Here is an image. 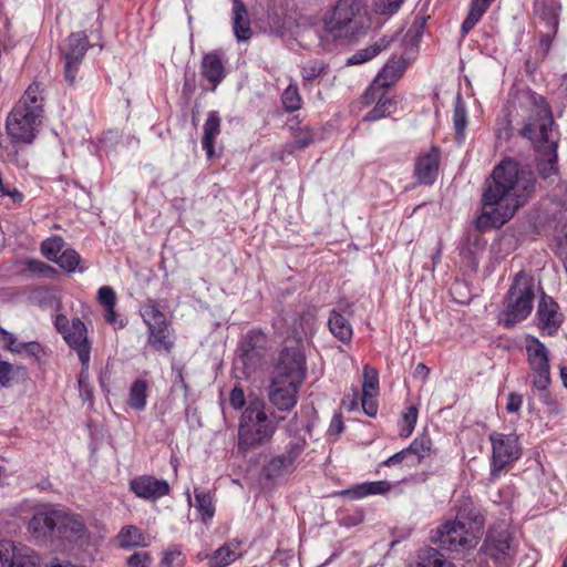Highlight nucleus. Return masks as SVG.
<instances>
[{"label": "nucleus", "instance_id": "1", "mask_svg": "<svg viewBox=\"0 0 567 567\" xmlns=\"http://www.w3.org/2000/svg\"><path fill=\"white\" fill-rule=\"evenodd\" d=\"M535 177L532 171L513 158L497 164L486 181L482 195L483 210L477 217L480 228L501 227L533 196Z\"/></svg>", "mask_w": 567, "mask_h": 567}, {"label": "nucleus", "instance_id": "2", "mask_svg": "<svg viewBox=\"0 0 567 567\" xmlns=\"http://www.w3.org/2000/svg\"><path fill=\"white\" fill-rule=\"evenodd\" d=\"M516 99L528 114L520 135L533 144L535 152L558 147V133L554 130L555 122L546 100L529 89L520 90Z\"/></svg>", "mask_w": 567, "mask_h": 567}, {"label": "nucleus", "instance_id": "3", "mask_svg": "<svg viewBox=\"0 0 567 567\" xmlns=\"http://www.w3.org/2000/svg\"><path fill=\"white\" fill-rule=\"evenodd\" d=\"M484 523L480 511L470 499H464L457 507L455 519L437 528L435 540L452 551L473 548L483 535Z\"/></svg>", "mask_w": 567, "mask_h": 567}, {"label": "nucleus", "instance_id": "4", "mask_svg": "<svg viewBox=\"0 0 567 567\" xmlns=\"http://www.w3.org/2000/svg\"><path fill=\"white\" fill-rule=\"evenodd\" d=\"M305 379V358L295 350L281 352L276 365L269 400L280 411H290L298 401V391Z\"/></svg>", "mask_w": 567, "mask_h": 567}, {"label": "nucleus", "instance_id": "5", "mask_svg": "<svg viewBox=\"0 0 567 567\" xmlns=\"http://www.w3.org/2000/svg\"><path fill=\"white\" fill-rule=\"evenodd\" d=\"M268 23L272 34L281 39H293L302 48H309L319 37L315 19L292 11L290 0L272 1L268 10Z\"/></svg>", "mask_w": 567, "mask_h": 567}, {"label": "nucleus", "instance_id": "6", "mask_svg": "<svg viewBox=\"0 0 567 567\" xmlns=\"http://www.w3.org/2000/svg\"><path fill=\"white\" fill-rule=\"evenodd\" d=\"M277 425L269 420L265 403L261 400H252L241 414L238 425V450L246 453L252 449L269 442Z\"/></svg>", "mask_w": 567, "mask_h": 567}, {"label": "nucleus", "instance_id": "7", "mask_svg": "<svg viewBox=\"0 0 567 567\" xmlns=\"http://www.w3.org/2000/svg\"><path fill=\"white\" fill-rule=\"evenodd\" d=\"M492 458L489 481L495 482L522 456V445L515 433L493 432L489 434Z\"/></svg>", "mask_w": 567, "mask_h": 567}, {"label": "nucleus", "instance_id": "8", "mask_svg": "<svg viewBox=\"0 0 567 567\" xmlns=\"http://www.w3.org/2000/svg\"><path fill=\"white\" fill-rule=\"evenodd\" d=\"M534 300L533 286H511L503 300L499 323L509 329L526 320L533 311Z\"/></svg>", "mask_w": 567, "mask_h": 567}, {"label": "nucleus", "instance_id": "9", "mask_svg": "<svg viewBox=\"0 0 567 567\" xmlns=\"http://www.w3.org/2000/svg\"><path fill=\"white\" fill-rule=\"evenodd\" d=\"M525 350L530 368L532 388L542 395H547V390L551 383L549 350L533 336L525 338Z\"/></svg>", "mask_w": 567, "mask_h": 567}, {"label": "nucleus", "instance_id": "10", "mask_svg": "<svg viewBox=\"0 0 567 567\" xmlns=\"http://www.w3.org/2000/svg\"><path fill=\"white\" fill-rule=\"evenodd\" d=\"M38 109L29 110L24 104H17L7 118V132L16 143H31L40 125Z\"/></svg>", "mask_w": 567, "mask_h": 567}, {"label": "nucleus", "instance_id": "11", "mask_svg": "<svg viewBox=\"0 0 567 567\" xmlns=\"http://www.w3.org/2000/svg\"><path fill=\"white\" fill-rule=\"evenodd\" d=\"M361 0H339L324 18L329 31H343L355 28L363 13Z\"/></svg>", "mask_w": 567, "mask_h": 567}, {"label": "nucleus", "instance_id": "12", "mask_svg": "<svg viewBox=\"0 0 567 567\" xmlns=\"http://www.w3.org/2000/svg\"><path fill=\"white\" fill-rule=\"evenodd\" d=\"M90 48L89 38L84 32L71 33L62 49L64 59L65 80L73 84L76 80L80 65Z\"/></svg>", "mask_w": 567, "mask_h": 567}, {"label": "nucleus", "instance_id": "13", "mask_svg": "<svg viewBox=\"0 0 567 567\" xmlns=\"http://www.w3.org/2000/svg\"><path fill=\"white\" fill-rule=\"evenodd\" d=\"M560 4L558 0H534L535 14L542 20L544 30H539V49L547 54L551 47V40L558 29V13Z\"/></svg>", "mask_w": 567, "mask_h": 567}, {"label": "nucleus", "instance_id": "14", "mask_svg": "<svg viewBox=\"0 0 567 567\" xmlns=\"http://www.w3.org/2000/svg\"><path fill=\"white\" fill-rule=\"evenodd\" d=\"M63 339L78 353L81 361L82 371L79 378V385L82 388L86 378L91 354V344L87 340L85 324L78 318L73 319L68 331H64Z\"/></svg>", "mask_w": 567, "mask_h": 567}, {"label": "nucleus", "instance_id": "15", "mask_svg": "<svg viewBox=\"0 0 567 567\" xmlns=\"http://www.w3.org/2000/svg\"><path fill=\"white\" fill-rule=\"evenodd\" d=\"M39 556L24 545L11 540L0 542V567H37Z\"/></svg>", "mask_w": 567, "mask_h": 567}, {"label": "nucleus", "instance_id": "16", "mask_svg": "<svg viewBox=\"0 0 567 567\" xmlns=\"http://www.w3.org/2000/svg\"><path fill=\"white\" fill-rule=\"evenodd\" d=\"M59 526V508L52 505H40L28 523V532L37 539L52 535Z\"/></svg>", "mask_w": 567, "mask_h": 567}, {"label": "nucleus", "instance_id": "17", "mask_svg": "<svg viewBox=\"0 0 567 567\" xmlns=\"http://www.w3.org/2000/svg\"><path fill=\"white\" fill-rule=\"evenodd\" d=\"M536 316L538 328L547 336H554L564 321L558 303L545 293L540 296Z\"/></svg>", "mask_w": 567, "mask_h": 567}, {"label": "nucleus", "instance_id": "18", "mask_svg": "<svg viewBox=\"0 0 567 567\" xmlns=\"http://www.w3.org/2000/svg\"><path fill=\"white\" fill-rule=\"evenodd\" d=\"M441 151L431 146L426 152L420 153L414 163V176L420 184L432 185L439 174Z\"/></svg>", "mask_w": 567, "mask_h": 567}, {"label": "nucleus", "instance_id": "19", "mask_svg": "<svg viewBox=\"0 0 567 567\" xmlns=\"http://www.w3.org/2000/svg\"><path fill=\"white\" fill-rule=\"evenodd\" d=\"M130 489L138 498L156 501L169 494L171 487L165 480L151 475H141L130 481Z\"/></svg>", "mask_w": 567, "mask_h": 567}, {"label": "nucleus", "instance_id": "20", "mask_svg": "<svg viewBox=\"0 0 567 567\" xmlns=\"http://www.w3.org/2000/svg\"><path fill=\"white\" fill-rule=\"evenodd\" d=\"M384 93L385 90L380 89L377 85H371L364 92V104H371L377 101L375 106L364 115V121H378L394 113L396 109V102L393 99L385 97Z\"/></svg>", "mask_w": 567, "mask_h": 567}, {"label": "nucleus", "instance_id": "21", "mask_svg": "<svg viewBox=\"0 0 567 567\" xmlns=\"http://www.w3.org/2000/svg\"><path fill=\"white\" fill-rule=\"evenodd\" d=\"M266 344V336L259 330L248 331L243 338L239 351L245 364H256L262 357Z\"/></svg>", "mask_w": 567, "mask_h": 567}, {"label": "nucleus", "instance_id": "22", "mask_svg": "<svg viewBox=\"0 0 567 567\" xmlns=\"http://www.w3.org/2000/svg\"><path fill=\"white\" fill-rule=\"evenodd\" d=\"M231 27L237 41L246 42L251 39L252 30L249 13L243 0H231Z\"/></svg>", "mask_w": 567, "mask_h": 567}, {"label": "nucleus", "instance_id": "23", "mask_svg": "<svg viewBox=\"0 0 567 567\" xmlns=\"http://www.w3.org/2000/svg\"><path fill=\"white\" fill-rule=\"evenodd\" d=\"M487 548L495 560H505L513 555L512 537L508 529L491 530L487 537Z\"/></svg>", "mask_w": 567, "mask_h": 567}, {"label": "nucleus", "instance_id": "24", "mask_svg": "<svg viewBox=\"0 0 567 567\" xmlns=\"http://www.w3.org/2000/svg\"><path fill=\"white\" fill-rule=\"evenodd\" d=\"M409 61L410 60L402 56V54L399 59L392 58L379 72L372 85L386 90L401 78Z\"/></svg>", "mask_w": 567, "mask_h": 567}, {"label": "nucleus", "instance_id": "25", "mask_svg": "<svg viewBox=\"0 0 567 567\" xmlns=\"http://www.w3.org/2000/svg\"><path fill=\"white\" fill-rule=\"evenodd\" d=\"M58 530L63 536L73 539H81L87 536V529L81 516L63 509H59Z\"/></svg>", "mask_w": 567, "mask_h": 567}, {"label": "nucleus", "instance_id": "26", "mask_svg": "<svg viewBox=\"0 0 567 567\" xmlns=\"http://www.w3.org/2000/svg\"><path fill=\"white\" fill-rule=\"evenodd\" d=\"M203 76L216 87L225 78V65L221 55L216 52L204 54L200 63Z\"/></svg>", "mask_w": 567, "mask_h": 567}, {"label": "nucleus", "instance_id": "27", "mask_svg": "<svg viewBox=\"0 0 567 567\" xmlns=\"http://www.w3.org/2000/svg\"><path fill=\"white\" fill-rule=\"evenodd\" d=\"M220 124L221 120L218 112H209L203 127L204 134L202 138V146L206 151L208 158L215 155V140L220 134Z\"/></svg>", "mask_w": 567, "mask_h": 567}, {"label": "nucleus", "instance_id": "28", "mask_svg": "<svg viewBox=\"0 0 567 567\" xmlns=\"http://www.w3.org/2000/svg\"><path fill=\"white\" fill-rule=\"evenodd\" d=\"M391 488L392 483L389 481L364 482L346 489L342 494L348 495L352 499H361L371 495H384Z\"/></svg>", "mask_w": 567, "mask_h": 567}, {"label": "nucleus", "instance_id": "29", "mask_svg": "<svg viewBox=\"0 0 567 567\" xmlns=\"http://www.w3.org/2000/svg\"><path fill=\"white\" fill-rule=\"evenodd\" d=\"M392 41H393L392 37L383 35L382 38L377 40L373 44L357 51L354 54H352L350 58H348L347 64L348 65H357V64H362L364 62L372 60L379 53L386 50L390 47Z\"/></svg>", "mask_w": 567, "mask_h": 567}, {"label": "nucleus", "instance_id": "30", "mask_svg": "<svg viewBox=\"0 0 567 567\" xmlns=\"http://www.w3.org/2000/svg\"><path fill=\"white\" fill-rule=\"evenodd\" d=\"M241 556L240 545L237 542H230L219 547L209 558L210 567H227Z\"/></svg>", "mask_w": 567, "mask_h": 567}, {"label": "nucleus", "instance_id": "31", "mask_svg": "<svg viewBox=\"0 0 567 567\" xmlns=\"http://www.w3.org/2000/svg\"><path fill=\"white\" fill-rule=\"evenodd\" d=\"M121 548L145 547L150 545V538L136 526H124L116 536Z\"/></svg>", "mask_w": 567, "mask_h": 567}, {"label": "nucleus", "instance_id": "32", "mask_svg": "<svg viewBox=\"0 0 567 567\" xmlns=\"http://www.w3.org/2000/svg\"><path fill=\"white\" fill-rule=\"evenodd\" d=\"M330 72V65L323 60L315 59L305 62L300 66V74L302 85L306 87L312 84L316 80L327 75Z\"/></svg>", "mask_w": 567, "mask_h": 567}, {"label": "nucleus", "instance_id": "33", "mask_svg": "<svg viewBox=\"0 0 567 567\" xmlns=\"http://www.w3.org/2000/svg\"><path fill=\"white\" fill-rule=\"evenodd\" d=\"M422 35L423 22L414 21L402 39V56L410 61L415 56Z\"/></svg>", "mask_w": 567, "mask_h": 567}, {"label": "nucleus", "instance_id": "34", "mask_svg": "<svg viewBox=\"0 0 567 567\" xmlns=\"http://www.w3.org/2000/svg\"><path fill=\"white\" fill-rule=\"evenodd\" d=\"M193 506L198 512L204 524H208L215 515L214 497L210 492L195 488Z\"/></svg>", "mask_w": 567, "mask_h": 567}, {"label": "nucleus", "instance_id": "35", "mask_svg": "<svg viewBox=\"0 0 567 567\" xmlns=\"http://www.w3.org/2000/svg\"><path fill=\"white\" fill-rule=\"evenodd\" d=\"M494 0H472L467 17L461 25L462 37H465L481 20Z\"/></svg>", "mask_w": 567, "mask_h": 567}, {"label": "nucleus", "instance_id": "36", "mask_svg": "<svg viewBox=\"0 0 567 567\" xmlns=\"http://www.w3.org/2000/svg\"><path fill=\"white\" fill-rule=\"evenodd\" d=\"M331 333L341 340L348 342L352 338V327L343 315L337 310H332L328 321Z\"/></svg>", "mask_w": 567, "mask_h": 567}, {"label": "nucleus", "instance_id": "37", "mask_svg": "<svg viewBox=\"0 0 567 567\" xmlns=\"http://www.w3.org/2000/svg\"><path fill=\"white\" fill-rule=\"evenodd\" d=\"M538 161V171L543 178H549L557 173V147L550 146V148L544 152H536Z\"/></svg>", "mask_w": 567, "mask_h": 567}, {"label": "nucleus", "instance_id": "38", "mask_svg": "<svg viewBox=\"0 0 567 567\" xmlns=\"http://www.w3.org/2000/svg\"><path fill=\"white\" fill-rule=\"evenodd\" d=\"M148 383L145 380H136L128 392L127 404L136 411H143L147 402Z\"/></svg>", "mask_w": 567, "mask_h": 567}, {"label": "nucleus", "instance_id": "39", "mask_svg": "<svg viewBox=\"0 0 567 567\" xmlns=\"http://www.w3.org/2000/svg\"><path fill=\"white\" fill-rule=\"evenodd\" d=\"M150 329V343L158 351H169L173 347L171 340V332L168 324L165 321L163 324L148 327Z\"/></svg>", "mask_w": 567, "mask_h": 567}, {"label": "nucleus", "instance_id": "40", "mask_svg": "<svg viewBox=\"0 0 567 567\" xmlns=\"http://www.w3.org/2000/svg\"><path fill=\"white\" fill-rule=\"evenodd\" d=\"M140 312L147 327L163 324L166 321L162 306L155 300H146L141 306Z\"/></svg>", "mask_w": 567, "mask_h": 567}, {"label": "nucleus", "instance_id": "41", "mask_svg": "<svg viewBox=\"0 0 567 567\" xmlns=\"http://www.w3.org/2000/svg\"><path fill=\"white\" fill-rule=\"evenodd\" d=\"M432 447V443L426 437H416L412 441L409 447L405 449L408 451V456L411 458L410 466H415L422 462L426 456L430 455V451Z\"/></svg>", "mask_w": 567, "mask_h": 567}, {"label": "nucleus", "instance_id": "42", "mask_svg": "<svg viewBox=\"0 0 567 567\" xmlns=\"http://www.w3.org/2000/svg\"><path fill=\"white\" fill-rule=\"evenodd\" d=\"M416 567H452V564L437 549L425 548L419 554Z\"/></svg>", "mask_w": 567, "mask_h": 567}, {"label": "nucleus", "instance_id": "43", "mask_svg": "<svg viewBox=\"0 0 567 567\" xmlns=\"http://www.w3.org/2000/svg\"><path fill=\"white\" fill-rule=\"evenodd\" d=\"M32 302L39 305L42 308H49V309H59L60 308V301L55 293L48 289L44 286L38 287L32 291L31 295Z\"/></svg>", "mask_w": 567, "mask_h": 567}, {"label": "nucleus", "instance_id": "44", "mask_svg": "<svg viewBox=\"0 0 567 567\" xmlns=\"http://www.w3.org/2000/svg\"><path fill=\"white\" fill-rule=\"evenodd\" d=\"M453 125L457 142H463L467 126V112L461 99H457L453 111Z\"/></svg>", "mask_w": 567, "mask_h": 567}, {"label": "nucleus", "instance_id": "45", "mask_svg": "<svg viewBox=\"0 0 567 567\" xmlns=\"http://www.w3.org/2000/svg\"><path fill=\"white\" fill-rule=\"evenodd\" d=\"M42 96L39 84H31L23 96L20 99L18 104H24L29 110L38 109L39 117H42L43 109H42Z\"/></svg>", "mask_w": 567, "mask_h": 567}, {"label": "nucleus", "instance_id": "46", "mask_svg": "<svg viewBox=\"0 0 567 567\" xmlns=\"http://www.w3.org/2000/svg\"><path fill=\"white\" fill-rule=\"evenodd\" d=\"M22 270L47 279H54L56 275V270L53 267L35 259L25 260L24 268Z\"/></svg>", "mask_w": 567, "mask_h": 567}, {"label": "nucleus", "instance_id": "47", "mask_svg": "<svg viewBox=\"0 0 567 567\" xmlns=\"http://www.w3.org/2000/svg\"><path fill=\"white\" fill-rule=\"evenodd\" d=\"M63 246V239L59 236H53L41 244V252L47 259L55 261L61 255Z\"/></svg>", "mask_w": 567, "mask_h": 567}, {"label": "nucleus", "instance_id": "48", "mask_svg": "<svg viewBox=\"0 0 567 567\" xmlns=\"http://www.w3.org/2000/svg\"><path fill=\"white\" fill-rule=\"evenodd\" d=\"M362 393L375 395L379 393V373L369 364L363 367Z\"/></svg>", "mask_w": 567, "mask_h": 567}, {"label": "nucleus", "instance_id": "49", "mask_svg": "<svg viewBox=\"0 0 567 567\" xmlns=\"http://www.w3.org/2000/svg\"><path fill=\"white\" fill-rule=\"evenodd\" d=\"M284 107L287 112H295L301 107V96L296 84H289L281 95Z\"/></svg>", "mask_w": 567, "mask_h": 567}, {"label": "nucleus", "instance_id": "50", "mask_svg": "<svg viewBox=\"0 0 567 567\" xmlns=\"http://www.w3.org/2000/svg\"><path fill=\"white\" fill-rule=\"evenodd\" d=\"M81 261V257L74 249H65L61 252L55 262L64 270L73 272L76 270Z\"/></svg>", "mask_w": 567, "mask_h": 567}, {"label": "nucleus", "instance_id": "51", "mask_svg": "<svg viewBox=\"0 0 567 567\" xmlns=\"http://www.w3.org/2000/svg\"><path fill=\"white\" fill-rule=\"evenodd\" d=\"M292 465V463H288V457L281 454L270 460L267 465V473L269 476H278L291 468Z\"/></svg>", "mask_w": 567, "mask_h": 567}, {"label": "nucleus", "instance_id": "52", "mask_svg": "<svg viewBox=\"0 0 567 567\" xmlns=\"http://www.w3.org/2000/svg\"><path fill=\"white\" fill-rule=\"evenodd\" d=\"M184 564V555L177 547L167 549L162 559L164 567H182Z\"/></svg>", "mask_w": 567, "mask_h": 567}, {"label": "nucleus", "instance_id": "53", "mask_svg": "<svg viewBox=\"0 0 567 567\" xmlns=\"http://www.w3.org/2000/svg\"><path fill=\"white\" fill-rule=\"evenodd\" d=\"M313 143V134L309 128H302L292 143L288 145L290 152L293 150H302Z\"/></svg>", "mask_w": 567, "mask_h": 567}, {"label": "nucleus", "instance_id": "54", "mask_svg": "<svg viewBox=\"0 0 567 567\" xmlns=\"http://www.w3.org/2000/svg\"><path fill=\"white\" fill-rule=\"evenodd\" d=\"M450 295L460 305H467L472 299L470 286H451Z\"/></svg>", "mask_w": 567, "mask_h": 567}, {"label": "nucleus", "instance_id": "55", "mask_svg": "<svg viewBox=\"0 0 567 567\" xmlns=\"http://www.w3.org/2000/svg\"><path fill=\"white\" fill-rule=\"evenodd\" d=\"M305 445L306 441L303 439H298L288 443L284 453L286 457H288V463L295 464L296 460L302 453Z\"/></svg>", "mask_w": 567, "mask_h": 567}, {"label": "nucleus", "instance_id": "56", "mask_svg": "<svg viewBox=\"0 0 567 567\" xmlns=\"http://www.w3.org/2000/svg\"><path fill=\"white\" fill-rule=\"evenodd\" d=\"M152 556L147 551H136L127 558L128 567H150Z\"/></svg>", "mask_w": 567, "mask_h": 567}, {"label": "nucleus", "instance_id": "57", "mask_svg": "<svg viewBox=\"0 0 567 567\" xmlns=\"http://www.w3.org/2000/svg\"><path fill=\"white\" fill-rule=\"evenodd\" d=\"M403 0H377V11L380 14H393L399 10Z\"/></svg>", "mask_w": 567, "mask_h": 567}, {"label": "nucleus", "instance_id": "58", "mask_svg": "<svg viewBox=\"0 0 567 567\" xmlns=\"http://www.w3.org/2000/svg\"><path fill=\"white\" fill-rule=\"evenodd\" d=\"M97 298L104 308L115 307L116 296L111 287L102 286L97 292Z\"/></svg>", "mask_w": 567, "mask_h": 567}, {"label": "nucleus", "instance_id": "59", "mask_svg": "<svg viewBox=\"0 0 567 567\" xmlns=\"http://www.w3.org/2000/svg\"><path fill=\"white\" fill-rule=\"evenodd\" d=\"M375 394H364L362 393L361 405L364 413L368 416H375L378 412V404L375 401Z\"/></svg>", "mask_w": 567, "mask_h": 567}, {"label": "nucleus", "instance_id": "60", "mask_svg": "<svg viewBox=\"0 0 567 567\" xmlns=\"http://www.w3.org/2000/svg\"><path fill=\"white\" fill-rule=\"evenodd\" d=\"M13 375L14 367L7 361H0V384L2 386H8Z\"/></svg>", "mask_w": 567, "mask_h": 567}, {"label": "nucleus", "instance_id": "61", "mask_svg": "<svg viewBox=\"0 0 567 567\" xmlns=\"http://www.w3.org/2000/svg\"><path fill=\"white\" fill-rule=\"evenodd\" d=\"M417 420V409L415 406L408 408L406 412L403 415V421L408 426L406 433H401L402 436H409L412 431L414 430V426L416 424Z\"/></svg>", "mask_w": 567, "mask_h": 567}, {"label": "nucleus", "instance_id": "62", "mask_svg": "<svg viewBox=\"0 0 567 567\" xmlns=\"http://www.w3.org/2000/svg\"><path fill=\"white\" fill-rule=\"evenodd\" d=\"M230 405L235 410L243 409L246 402L244 390L240 386H235L229 394Z\"/></svg>", "mask_w": 567, "mask_h": 567}, {"label": "nucleus", "instance_id": "63", "mask_svg": "<svg viewBox=\"0 0 567 567\" xmlns=\"http://www.w3.org/2000/svg\"><path fill=\"white\" fill-rule=\"evenodd\" d=\"M411 458L408 456V451L403 449L402 451L393 454L389 458H386L384 462H382L383 466L391 467L401 463H405L406 465H410Z\"/></svg>", "mask_w": 567, "mask_h": 567}, {"label": "nucleus", "instance_id": "64", "mask_svg": "<svg viewBox=\"0 0 567 567\" xmlns=\"http://www.w3.org/2000/svg\"><path fill=\"white\" fill-rule=\"evenodd\" d=\"M523 405V395L511 392L507 396L506 411L508 413H518Z\"/></svg>", "mask_w": 567, "mask_h": 567}]
</instances>
